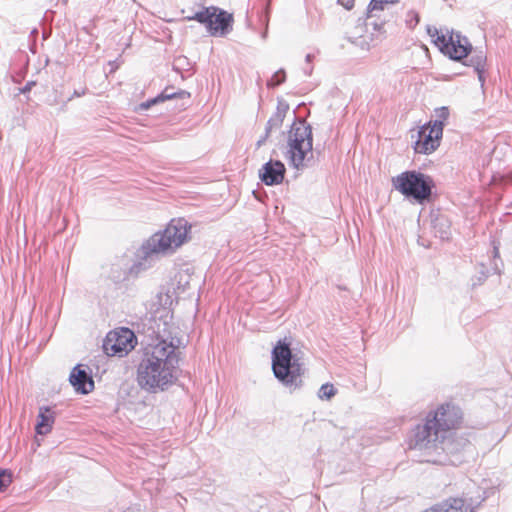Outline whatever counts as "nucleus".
Wrapping results in <instances>:
<instances>
[{"label":"nucleus","mask_w":512,"mask_h":512,"mask_svg":"<svg viewBox=\"0 0 512 512\" xmlns=\"http://www.w3.org/2000/svg\"><path fill=\"white\" fill-rule=\"evenodd\" d=\"M472 56L467 62H464L467 66H472L477 73L478 79L483 85L485 82L484 72L486 65V54L482 49H472Z\"/></svg>","instance_id":"nucleus-16"},{"label":"nucleus","mask_w":512,"mask_h":512,"mask_svg":"<svg viewBox=\"0 0 512 512\" xmlns=\"http://www.w3.org/2000/svg\"><path fill=\"white\" fill-rule=\"evenodd\" d=\"M287 159L290 165L303 170L314 163L312 128L304 119L296 118L288 132Z\"/></svg>","instance_id":"nucleus-5"},{"label":"nucleus","mask_w":512,"mask_h":512,"mask_svg":"<svg viewBox=\"0 0 512 512\" xmlns=\"http://www.w3.org/2000/svg\"><path fill=\"white\" fill-rule=\"evenodd\" d=\"M345 9L350 10L354 6V0H338Z\"/></svg>","instance_id":"nucleus-31"},{"label":"nucleus","mask_w":512,"mask_h":512,"mask_svg":"<svg viewBox=\"0 0 512 512\" xmlns=\"http://www.w3.org/2000/svg\"><path fill=\"white\" fill-rule=\"evenodd\" d=\"M37 419L35 425L36 433L38 435H46L52 430L55 421V413L51 407L43 406L39 408Z\"/></svg>","instance_id":"nucleus-15"},{"label":"nucleus","mask_w":512,"mask_h":512,"mask_svg":"<svg viewBox=\"0 0 512 512\" xmlns=\"http://www.w3.org/2000/svg\"><path fill=\"white\" fill-rule=\"evenodd\" d=\"M289 110V105L284 100H278L277 108L274 115H279L282 118H285L287 112Z\"/></svg>","instance_id":"nucleus-27"},{"label":"nucleus","mask_w":512,"mask_h":512,"mask_svg":"<svg viewBox=\"0 0 512 512\" xmlns=\"http://www.w3.org/2000/svg\"><path fill=\"white\" fill-rule=\"evenodd\" d=\"M272 130H273V128H270V127H269V124H268V123H266L265 133H264V134L266 135V137H269V136H270V134H271Z\"/></svg>","instance_id":"nucleus-36"},{"label":"nucleus","mask_w":512,"mask_h":512,"mask_svg":"<svg viewBox=\"0 0 512 512\" xmlns=\"http://www.w3.org/2000/svg\"><path fill=\"white\" fill-rule=\"evenodd\" d=\"M493 255H494V257H498V255H499V251L496 247L493 248Z\"/></svg>","instance_id":"nucleus-38"},{"label":"nucleus","mask_w":512,"mask_h":512,"mask_svg":"<svg viewBox=\"0 0 512 512\" xmlns=\"http://www.w3.org/2000/svg\"><path fill=\"white\" fill-rule=\"evenodd\" d=\"M303 71L306 76H310L312 74L313 67L311 65H308V67L304 68Z\"/></svg>","instance_id":"nucleus-34"},{"label":"nucleus","mask_w":512,"mask_h":512,"mask_svg":"<svg viewBox=\"0 0 512 512\" xmlns=\"http://www.w3.org/2000/svg\"><path fill=\"white\" fill-rule=\"evenodd\" d=\"M69 382L76 392L88 394L94 389V381L88 366L77 364L69 375Z\"/></svg>","instance_id":"nucleus-13"},{"label":"nucleus","mask_w":512,"mask_h":512,"mask_svg":"<svg viewBox=\"0 0 512 512\" xmlns=\"http://www.w3.org/2000/svg\"><path fill=\"white\" fill-rule=\"evenodd\" d=\"M285 80H286L285 70L280 69L273 74L271 79L267 82V86L273 88V87L279 86L280 84L284 83Z\"/></svg>","instance_id":"nucleus-24"},{"label":"nucleus","mask_w":512,"mask_h":512,"mask_svg":"<svg viewBox=\"0 0 512 512\" xmlns=\"http://www.w3.org/2000/svg\"><path fill=\"white\" fill-rule=\"evenodd\" d=\"M398 0H370L367 6V19L377 16V12L383 11L386 4H396Z\"/></svg>","instance_id":"nucleus-19"},{"label":"nucleus","mask_w":512,"mask_h":512,"mask_svg":"<svg viewBox=\"0 0 512 512\" xmlns=\"http://www.w3.org/2000/svg\"><path fill=\"white\" fill-rule=\"evenodd\" d=\"M271 358L273 374L282 385L293 390L301 387L302 363L289 342L279 340L271 351Z\"/></svg>","instance_id":"nucleus-4"},{"label":"nucleus","mask_w":512,"mask_h":512,"mask_svg":"<svg viewBox=\"0 0 512 512\" xmlns=\"http://www.w3.org/2000/svg\"><path fill=\"white\" fill-rule=\"evenodd\" d=\"M267 139H268V137H266L265 134L263 136H261L260 139L256 143L257 147L258 148L261 147L266 142Z\"/></svg>","instance_id":"nucleus-33"},{"label":"nucleus","mask_w":512,"mask_h":512,"mask_svg":"<svg viewBox=\"0 0 512 512\" xmlns=\"http://www.w3.org/2000/svg\"><path fill=\"white\" fill-rule=\"evenodd\" d=\"M173 88L166 87L162 92H167V94H175L171 99H185L190 98V93L185 90L172 91Z\"/></svg>","instance_id":"nucleus-26"},{"label":"nucleus","mask_w":512,"mask_h":512,"mask_svg":"<svg viewBox=\"0 0 512 512\" xmlns=\"http://www.w3.org/2000/svg\"><path fill=\"white\" fill-rule=\"evenodd\" d=\"M433 228L435 235L440 239L445 240L450 237V224L444 217H438L433 221Z\"/></svg>","instance_id":"nucleus-18"},{"label":"nucleus","mask_w":512,"mask_h":512,"mask_svg":"<svg viewBox=\"0 0 512 512\" xmlns=\"http://www.w3.org/2000/svg\"><path fill=\"white\" fill-rule=\"evenodd\" d=\"M283 121H284V118L280 117L279 115H272L267 123L269 124V127L270 128H273L274 129H278L282 126L283 124Z\"/></svg>","instance_id":"nucleus-28"},{"label":"nucleus","mask_w":512,"mask_h":512,"mask_svg":"<svg viewBox=\"0 0 512 512\" xmlns=\"http://www.w3.org/2000/svg\"><path fill=\"white\" fill-rule=\"evenodd\" d=\"M265 498H263L262 496L260 495H257L254 500H253V503H255L259 508H264V502H265Z\"/></svg>","instance_id":"nucleus-32"},{"label":"nucleus","mask_w":512,"mask_h":512,"mask_svg":"<svg viewBox=\"0 0 512 512\" xmlns=\"http://www.w3.org/2000/svg\"><path fill=\"white\" fill-rule=\"evenodd\" d=\"M175 94H167V92H161L156 97L148 99L139 105L140 110H148L150 107L162 103L166 100H170Z\"/></svg>","instance_id":"nucleus-20"},{"label":"nucleus","mask_w":512,"mask_h":512,"mask_svg":"<svg viewBox=\"0 0 512 512\" xmlns=\"http://www.w3.org/2000/svg\"><path fill=\"white\" fill-rule=\"evenodd\" d=\"M426 30L428 35L433 39V43L450 59L462 61L471 54V43L467 37L462 36L460 33L452 31L447 36V34L440 33L436 27L431 25H427Z\"/></svg>","instance_id":"nucleus-7"},{"label":"nucleus","mask_w":512,"mask_h":512,"mask_svg":"<svg viewBox=\"0 0 512 512\" xmlns=\"http://www.w3.org/2000/svg\"><path fill=\"white\" fill-rule=\"evenodd\" d=\"M418 139L414 143V150L419 154H430L440 145L443 135L442 128L438 125H423L417 132Z\"/></svg>","instance_id":"nucleus-12"},{"label":"nucleus","mask_w":512,"mask_h":512,"mask_svg":"<svg viewBox=\"0 0 512 512\" xmlns=\"http://www.w3.org/2000/svg\"><path fill=\"white\" fill-rule=\"evenodd\" d=\"M335 387L330 383H325L321 385L318 391V397L321 400H330L336 394Z\"/></svg>","instance_id":"nucleus-21"},{"label":"nucleus","mask_w":512,"mask_h":512,"mask_svg":"<svg viewBox=\"0 0 512 512\" xmlns=\"http://www.w3.org/2000/svg\"><path fill=\"white\" fill-rule=\"evenodd\" d=\"M267 36V29L264 31V33L262 34V38L265 39Z\"/></svg>","instance_id":"nucleus-39"},{"label":"nucleus","mask_w":512,"mask_h":512,"mask_svg":"<svg viewBox=\"0 0 512 512\" xmlns=\"http://www.w3.org/2000/svg\"><path fill=\"white\" fill-rule=\"evenodd\" d=\"M409 448L420 451H427L428 454L434 452L437 458H428L426 461L431 463L446 464L453 463L452 460L442 457V454H453L457 449L454 447L451 439H445L441 432L436 430L433 422H429L428 415L425 423L417 425L409 440Z\"/></svg>","instance_id":"nucleus-3"},{"label":"nucleus","mask_w":512,"mask_h":512,"mask_svg":"<svg viewBox=\"0 0 512 512\" xmlns=\"http://www.w3.org/2000/svg\"><path fill=\"white\" fill-rule=\"evenodd\" d=\"M436 113V120L432 125H438L442 129L444 128L445 122L449 117V109L448 107H440L435 110Z\"/></svg>","instance_id":"nucleus-22"},{"label":"nucleus","mask_w":512,"mask_h":512,"mask_svg":"<svg viewBox=\"0 0 512 512\" xmlns=\"http://www.w3.org/2000/svg\"><path fill=\"white\" fill-rule=\"evenodd\" d=\"M191 226L183 218L172 219L163 231L153 234L137 251L138 260L130 267L121 262L113 263L108 277L114 283L125 281L129 275L137 276L142 271L149 269L160 254L173 253L178 247L187 241Z\"/></svg>","instance_id":"nucleus-2"},{"label":"nucleus","mask_w":512,"mask_h":512,"mask_svg":"<svg viewBox=\"0 0 512 512\" xmlns=\"http://www.w3.org/2000/svg\"><path fill=\"white\" fill-rule=\"evenodd\" d=\"M12 472L9 469L0 468V492L7 489L12 483Z\"/></svg>","instance_id":"nucleus-23"},{"label":"nucleus","mask_w":512,"mask_h":512,"mask_svg":"<svg viewBox=\"0 0 512 512\" xmlns=\"http://www.w3.org/2000/svg\"><path fill=\"white\" fill-rule=\"evenodd\" d=\"M188 21H197L205 26L207 32L214 37H223L229 34L233 29V14L216 7H204L201 11L196 12L185 18Z\"/></svg>","instance_id":"nucleus-8"},{"label":"nucleus","mask_w":512,"mask_h":512,"mask_svg":"<svg viewBox=\"0 0 512 512\" xmlns=\"http://www.w3.org/2000/svg\"><path fill=\"white\" fill-rule=\"evenodd\" d=\"M286 167L280 160L270 159L259 170L260 180L267 186H276L283 182Z\"/></svg>","instance_id":"nucleus-14"},{"label":"nucleus","mask_w":512,"mask_h":512,"mask_svg":"<svg viewBox=\"0 0 512 512\" xmlns=\"http://www.w3.org/2000/svg\"><path fill=\"white\" fill-rule=\"evenodd\" d=\"M405 22L409 29H414L420 22V15L416 11L410 10L406 14Z\"/></svg>","instance_id":"nucleus-25"},{"label":"nucleus","mask_w":512,"mask_h":512,"mask_svg":"<svg viewBox=\"0 0 512 512\" xmlns=\"http://www.w3.org/2000/svg\"><path fill=\"white\" fill-rule=\"evenodd\" d=\"M392 185L405 198L419 205L431 203L434 199L435 182L420 171H404L392 178Z\"/></svg>","instance_id":"nucleus-6"},{"label":"nucleus","mask_w":512,"mask_h":512,"mask_svg":"<svg viewBox=\"0 0 512 512\" xmlns=\"http://www.w3.org/2000/svg\"><path fill=\"white\" fill-rule=\"evenodd\" d=\"M163 325V330L153 331L156 339L144 347L137 368L138 385L154 394L168 390L178 378L181 339L172 336L166 322Z\"/></svg>","instance_id":"nucleus-1"},{"label":"nucleus","mask_w":512,"mask_h":512,"mask_svg":"<svg viewBox=\"0 0 512 512\" xmlns=\"http://www.w3.org/2000/svg\"><path fill=\"white\" fill-rule=\"evenodd\" d=\"M135 334L128 328L109 332L103 341V350L109 356H125L134 349Z\"/></svg>","instance_id":"nucleus-11"},{"label":"nucleus","mask_w":512,"mask_h":512,"mask_svg":"<svg viewBox=\"0 0 512 512\" xmlns=\"http://www.w3.org/2000/svg\"><path fill=\"white\" fill-rule=\"evenodd\" d=\"M35 85L34 81H28L21 89L20 92L22 94H26L31 91L32 87Z\"/></svg>","instance_id":"nucleus-30"},{"label":"nucleus","mask_w":512,"mask_h":512,"mask_svg":"<svg viewBox=\"0 0 512 512\" xmlns=\"http://www.w3.org/2000/svg\"><path fill=\"white\" fill-rule=\"evenodd\" d=\"M491 270L495 274H499L500 273V270H499V268H498L496 263L494 264V266L491 269H489L485 264L481 263L479 265V268H478V271H477L476 275L473 276V278H472V286L476 287V286H479V285L483 284L484 281L490 275Z\"/></svg>","instance_id":"nucleus-17"},{"label":"nucleus","mask_w":512,"mask_h":512,"mask_svg":"<svg viewBox=\"0 0 512 512\" xmlns=\"http://www.w3.org/2000/svg\"><path fill=\"white\" fill-rule=\"evenodd\" d=\"M84 94H85V90H82V91L75 90L73 93V97H80Z\"/></svg>","instance_id":"nucleus-37"},{"label":"nucleus","mask_w":512,"mask_h":512,"mask_svg":"<svg viewBox=\"0 0 512 512\" xmlns=\"http://www.w3.org/2000/svg\"><path fill=\"white\" fill-rule=\"evenodd\" d=\"M485 492L477 491L475 496L463 494L461 497H450L422 512H475L485 500Z\"/></svg>","instance_id":"nucleus-10"},{"label":"nucleus","mask_w":512,"mask_h":512,"mask_svg":"<svg viewBox=\"0 0 512 512\" xmlns=\"http://www.w3.org/2000/svg\"><path fill=\"white\" fill-rule=\"evenodd\" d=\"M365 26L368 27V26H373V29L376 30V31H379L383 25V23H378L377 21H371V19H367L365 20Z\"/></svg>","instance_id":"nucleus-29"},{"label":"nucleus","mask_w":512,"mask_h":512,"mask_svg":"<svg viewBox=\"0 0 512 512\" xmlns=\"http://www.w3.org/2000/svg\"><path fill=\"white\" fill-rule=\"evenodd\" d=\"M428 417L429 422L436 426V430L441 432L445 439H450V432L458 429L463 421V412L456 404L446 402L429 412Z\"/></svg>","instance_id":"nucleus-9"},{"label":"nucleus","mask_w":512,"mask_h":512,"mask_svg":"<svg viewBox=\"0 0 512 512\" xmlns=\"http://www.w3.org/2000/svg\"><path fill=\"white\" fill-rule=\"evenodd\" d=\"M313 58H314V56L312 54H307L306 55L305 62L307 63V65H311V62H312Z\"/></svg>","instance_id":"nucleus-35"}]
</instances>
